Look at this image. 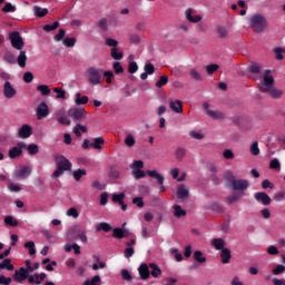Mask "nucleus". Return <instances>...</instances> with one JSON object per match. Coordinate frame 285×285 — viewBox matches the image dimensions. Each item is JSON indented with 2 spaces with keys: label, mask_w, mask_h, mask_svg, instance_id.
Instances as JSON below:
<instances>
[{
  "label": "nucleus",
  "mask_w": 285,
  "mask_h": 285,
  "mask_svg": "<svg viewBox=\"0 0 285 285\" xmlns=\"http://www.w3.org/2000/svg\"><path fill=\"white\" fill-rule=\"evenodd\" d=\"M273 275H282L285 273V266L282 264L276 265V267L272 271Z\"/></svg>",
  "instance_id": "nucleus-63"
},
{
  "label": "nucleus",
  "mask_w": 285,
  "mask_h": 285,
  "mask_svg": "<svg viewBox=\"0 0 285 285\" xmlns=\"http://www.w3.org/2000/svg\"><path fill=\"white\" fill-rule=\"evenodd\" d=\"M185 17L189 23H199L202 21V16H193V8H188L185 11Z\"/></svg>",
  "instance_id": "nucleus-15"
},
{
  "label": "nucleus",
  "mask_w": 285,
  "mask_h": 285,
  "mask_svg": "<svg viewBox=\"0 0 285 285\" xmlns=\"http://www.w3.org/2000/svg\"><path fill=\"white\" fill-rule=\"evenodd\" d=\"M147 175L151 177L153 179H157L160 187V193H164L166 190V187H164V177L161 174L157 173V170H147Z\"/></svg>",
  "instance_id": "nucleus-13"
},
{
  "label": "nucleus",
  "mask_w": 285,
  "mask_h": 285,
  "mask_svg": "<svg viewBox=\"0 0 285 285\" xmlns=\"http://www.w3.org/2000/svg\"><path fill=\"white\" fill-rule=\"evenodd\" d=\"M249 27L254 30L257 35L264 32L268 27V20L261 13H256L249 18Z\"/></svg>",
  "instance_id": "nucleus-2"
},
{
  "label": "nucleus",
  "mask_w": 285,
  "mask_h": 285,
  "mask_svg": "<svg viewBox=\"0 0 285 285\" xmlns=\"http://www.w3.org/2000/svg\"><path fill=\"white\" fill-rule=\"evenodd\" d=\"M265 92H268V95H271V97H273V99H279V97H282V95H283L282 90L274 88L273 86L269 87L268 89H266Z\"/></svg>",
  "instance_id": "nucleus-27"
},
{
  "label": "nucleus",
  "mask_w": 285,
  "mask_h": 285,
  "mask_svg": "<svg viewBox=\"0 0 285 285\" xmlns=\"http://www.w3.org/2000/svg\"><path fill=\"white\" fill-rule=\"evenodd\" d=\"M58 122L61 124V126H70L72 124L66 115L58 116Z\"/></svg>",
  "instance_id": "nucleus-53"
},
{
  "label": "nucleus",
  "mask_w": 285,
  "mask_h": 285,
  "mask_svg": "<svg viewBox=\"0 0 285 285\" xmlns=\"http://www.w3.org/2000/svg\"><path fill=\"white\" fill-rule=\"evenodd\" d=\"M23 81L24 83H32V81H35V75H32L31 71H26L23 73Z\"/></svg>",
  "instance_id": "nucleus-56"
},
{
  "label": "nucleus",
  "mask_w": 285,
  "mask_h": 285,
  "mask_svg": "<svg viewBox=\"0 0 285 285\" xmlns=\"http://www.w3.org/2000/svg\"><path fill=\"white\" fill-rule=\"evenodd\" d=\"M77 239H80L82 244H86L88 242V236H86V230L78 229V236H71V242H75Z\"/></svg>",
  "instance_id": "nucleus-28"
},
{
  "label": "nucleus",
  "mask_w": 285,
  "mask_h": 285,
  "mask_svg": "<svg viewBox=\"0 0 285 285\" xmlns=\"http://www.w3.org/2000/svg\"><path fill=\"white\" fill-rule=\"evenodd\" d=\"M75 104L76 106H86L88 104V96L81 97V94L77 92Z\"/></svg>",
  "instance_id": "nucleus-31"
},
{
  "label": "nucleus",
  "mask_w": 285,
  "mask_h": 285,
  "mask_svg": "<svg viewBox=\"0 0 285 285\" xmlns=\"http://www.w3.org/2000/svg\"><path fill=\"white\" fill-rule=\"evenodd\" d=\"M144 70L147 75H155V65L148 62L145 65Z\"/></svg>",
  "instance_id": "nucleus-60"
},
{
  "label": "nucleus",
  "mask_w": 285,
  "mask_h": 285,
  "mask_svg": "<svg viewBox=\"0 0 285 285\" xmlns=\"http://www.w3.org/2000/svg\"><path fill=\"white\" fill-rule=\"evenodd\" d=\"M88 81L91 86H100L104 81V69L97 67H89L86 71Z\"/></svg>",
  "instance_id": "nucleus-3"
},
{
  "label": "nucleus",
  "mask_w": 285,
  "mask_h": 285,
  "mask_svg": "<svg viewBox=\"0 0 285 285\" xmlns=\"http://www.w3.org/2000/svg\"><path fill=\"white\" fill-rule=\"evenodd\" d=\"M38 119H46L50 115V109H48V104L41 102L36 110Z\"/></svg>",
  "instance_id": "nucleus-10"
},
{
  "label": "nucleus",
  "mask_w": 285,
  "mask_h": 285,
  "mask_svg": "<svg viewBox=\"0 0 285 285\" xmlns=\"http://www.w3.org/2000/svg\"><path fill=\"white\" fill-rule=\"evenodd\" d=\"M0 271H14V265L10 258H6L0 263Z\"/></svg>",
  "instance_id": "nucleus-22"
},
{
  "label": "nucleus",
  "mask_w": 285,
  "mask_h": 285,
  "mask_svg": "<svg viewBox=\"0 0 285 285\" xmlns=\"http://www.w3.org/2000/svg\"><path fill=\"white\" fill-rule=\"evenodd\" d=\"M124 199H126V194L124 193L112 195V202L115 204H124Z\"/></svg>",
  "instance_id": "nucleus-44"
},
{
  "label": "nucleus",
  "mask_w": 285,
  "mask_h": 285,
  "mask_svg": "<svg viewBox=\"0 0 285 285\" xmlns=\"http://www.w3.org/2000/svg\"><path fill=\"white\" fill-rule=\"evenodd\" d=\"M149 268L151 269L149 272V275L154 276L155 278H157V277H159V275H161V268H159V265H157L155 263H150Z\"/></svg>",
  "instance_id": "nucleus-23"
},
{
  "label": "nucleus",
  "mask_w": 285,
  "mask_h": 285,
  "mask_svg": "<svg viewBox=\"0 0 285 285\" xmlns=\"http://www.w3.org/2000/svg\"><path fill=\"white\" fill-rule=\"evenodd\" d=\"M263 79H264V83L259 85V90H261V92H266V90L272 88L273 85L275 83V78H273V76H271V70L267 69V70H265V72L263 75Z\"/></svg>",
  "instance_id": "nucleus-5"
},
{
  "label": "nucleus",
  "mask_w": 285,
  "mask_h": 285,
  "mask_svg": "<svg viewBox=\"0 0 285 285\" xmlns=\"http://www.w3.org/2000/svg\"><path fill=\"white\" fill-rule=\"evenodd\" d=\"M174 215L175 217H186V210L183 209L179 205H174Z\"/></svg>",
  "instance_id": "nucleus-40"
},
{
  "label": "nucleus",
  "mask_w": 285,
  "mask_h": 285,
  "mask_svg": "<svg viewBox=\"0 0 285 285\" xmlns=\"http://www.w3.org/2000/svg\"><path fill=\"white\" fill-rule=\"evenodd\" d=\"M112 237L116 239H124V237H128V230L116 227L114 228Z\"/></svg>",
  "instance_id": "nucleus-20"
},
{
  "label": "nucleus",
  "mask_w": 285,
  "mask_h": 285,
  "mask_svg": "<svg viewBox=\"0 0 285 285\" xmlns=\"http://www.w3.org/2000/svg\"><path fill=\"white\" fill-rule=\"evenodd\" d=\"M56 170L52 173L51 177L57 179V177H61L66 171L72 170V163L68 160L63 155H56Z\"/></svg>",
  "instance_id": "nucleus-1"
},
{
  "label": "nucleus",
  "mask_w": 285,
  "mask_h": 285,
  "mask_svg": "<svg viewBox=\"0 0 285 285\" xmlns=\"http://www.w3.org/2000/svg\"><path fill=\"white\" fill-rule=\"evenodd\" d=\"M132 175L135 179H144V177H146V171L141 169H132Z\"/></svg>",
  "instance_id": "nucleus-57"
},
{
  "label": "nucleus",
  "mask_w": 285,
  "mask_h": 285,
  "mask_svg": "<svg viewBox=\"0 0 285 285\" xmlns=\"http://www.w3.org/2000/svg\"><path fill=\"white\" fill-rule=\"evenodd\" d=\"M250 153L254 155V157H257L259 155V142L254 141L250 146Z\"/></svg>",
  "instance_id": "nucleus-59"
},
{
  "label": "nucleus",
  "mask_w": 285,
  "mask_h": 285,
  "mask_svg": "<svg viewBox=\"0 0 285 285\" xmlns=\"http://www.w3.org/2000/svg\"><path fill=\"white\" fill-rule=\"evenodd\" d=\"M28 150V155H37V153H39V146L37 144H30L27 147Z\"/></svg>",
  "instance_id": "nucleus-55"
},
{
  "label": "nucleus",
  "mask_w": 285,
  "mask_h": 285,
  "mask_svg": "<svg viewBox=\"0 0 285 285\" xmlns=\"http://www.w3.org/2000/svg\"><path fill=\"white\" fill-rule=\"evenodd\" d=\"M26 61H28V56L26 55V51L21 49L18 58L16 59V63H18L20 68H26Z\"/></svg>",
  "instance_id": "nucleus-18"
},
{
  "label": "nucleus",
  "mask_w": 285,
  "mask_h": 285,
  "mask_svg": "<svg viewBox=\"0 0 285 285\" xmlns=\"http://www.w3.org/2000/svg\"><path fill=\"white\" fill-rule=\"evenodd\" d=\"M52 91L57 94L56 99H66V90L61 87H55Z\"/></svg>",
  "instance_id": "nucleus-46"
},
{
  "label": "nucleus",
  "mask_w": 285,
  "mask_h": 285,
  "mask_svg": "<svg viewBox=\"0 0 285 285\" xmlns=\"http://www.w3.org/2000/svg\"><path fill=\"white\" fill-rule=\"evenodd\" d=\"M217 70H219V65L217 63H212L206 66L207 75H215Z\"/></svg>",
  "instance_id": "nucleus-51"
},
{
  "label": "nucleus",
  "mask_w": 285,
  "mask_h": 285,
  "mask_svg": "<svg viewBox=\"0 0 285 285\" xmlns=\"http://www.w3.org/2000/svg\"><path fill=\"white\" fill-rule=\"evenodd\" d=\"M76 181H81V178L87 175L86 169H78L72 173Z\"/></svg>",
  "instance_id": "nucleus-41"
},
{
  "label": "nucleus",
  "mask_w": 285,
  "mask_h": 285,
  "mask_svg": "<svg viewBox=\"0 0 285 285\" xmlns=\"http://www.w3.org/2000/svg\"><path fill=\"white\" fill-rule=\"evenodd\" d=\"M57 28H59V21H55L52 24H45L42 30H45V32H52V30H57Z\"/></svg>",
  "instance_id": "nucleus-49"
},
{
  "label": "nucleus",
  "mask_w": 285,
  "mask_h": 285,
  "mask_svg": "<svg viewBox=\"0 0 285 285\" xmlns=\"http://www.w3.org/2000/svg\"><path fill=\"white\" fill-rule=\"evenodd\" d=\"M24 248H28L29 255H37V249L35 248V242L29 240L24 243Z\"/></svg>",
  "instance_id": "nucleus-48"
},
{
  "label": "nucleus",
  "mask_w": 285,
  "mask_h": 285,
  "mask_svg": "<svg viewBox=\"0 0 285 285\" xmlns=\"http://www.w3.org/2000/svg\"><path fill=\"white\" fill-rule=\"evenodd\" d=\"M275 52V59H277V61H282L284 59V49L282 47H276L274 49Z\"/></svg>",
  "instance_id": "nucleus-50"
},
{
  "label": "nucleus",
  "mask_w": 285,
  "mask_h": 285,
  "mask_svg": "<svg viewBox=\"0 0 285 285\" xmlns=\"http://www.w3.org/2000/svg\"><path fill=\"white\" fill-rule=\"evenodd\" d=\"M169 108L173 110V112H176L178 115H181V112H184V105L181 100L169 101Z\"/></svg>",
  "instance_id": "nucleus-14"
},
{
  "label": "nucleus",
  "mask_w": 285,
  "mask_h": 285,
  "mask_svg": "<svg viewBox=\"0 0 285 285\" xmlns=\"http://www.w3.org/2000/svg\"><path fill=\"white\" fill-rule=\"evenodd\" d=\"M3 95L6 99H13V97L17 96V89H14V87H12V83L8 80L3 85Z\"/></svg>",
  "instance_id": "nucleus-9"
},
{
  "label": "nucleus",
  "mask_w": 285,
  "mask_h": 285,
  "mask_svg": "<svg viewBox=\"0 0 285 285\" xmlns=\"http://www.w3.org/2000/svg\"><path fill=\"white\" fill-rule=\"evenodd\" d=\"M33 13H35V17L43 18V17H46V14H48V9H46V8L43 9L39 6H35Z\"/></svg>",
  "instance_id": "nucleus-30"
},
{
  "label": "nucleus",
  "mask_w": 285,
  "mask_h": 285,
  "mask_svg": "<svg viewBox=\"0 0 285 285\" xmlns=\"http://www.w3.org/2000/svg\"><path fill=\"white\" fill-rule=\"evenodd\" d=\"M96 230L97 233H100V230H102L104 233H110V230H112V226H110V224L106 222H102L96 226Z\"/></svg>",
  "instance_id": "nucleus-25"
},
{
  "label": "nucleus",
  "mask_w": 285,
  "mask_h": 285,
  "mask_svg": "<svg viewBox=\"0 0 285 285\" xmlns=\"http://www.w3.org/2000/svg\"><path fill=\"white\" fill-rule=\"evenodd\" d=\"M168 85V76H160L159 80L156 82V88H164Z\"/></svg>",
  "instance_id": "nucleus-54"
},
{
  "label": "nucleus",
  "mask_w": 285,
  "mask_h": 285,
  "mask_svg": "<svg viewBox=\"0 0 285 285\" xmlns=\"http://www.w3.org/2000/svg\"><path fill=\"white\" fill-rule=\"evenodd\" d=\"M32 136V127L30 125H22L18 130V137L20 139H28Z\"/></svg>",
  "instance_id": "nucleus-12"
},
{
  "label": "nucleus",
  "mask_w": 285,
  "mask_h": 285,
  "mask_svg": "<svg viewBox=\"0 0 285 285\" xmlns=\"http://www.w3.org/2000/svg\"><path fill=\"white\" fill-rule=\"evenodd\" d=\"M254 197L256 202H259L261 204H263V206H271V202H273V199H271V196H268V194L264 191L256 193Z\"/></svg>",
  "instance_id": "nucleus-11"
},
{
  "label": "nucleus",
  "mask_w": 285,
  "mask_h": 285,
  "mask_svg": "<svg viewBox=\"0 0 285 285\" xmlns=\"http://www.w3.org/2000/svg\"><path fill=\"white\" fill-rule=\"evenodd\" d=\"M21 155H23V150H21V148L13 147L9 150L10 159H17V157H21Z\"/></svg>",
  "instance_id": "nucleus-29"
},
{
  "label": "nucleus",
  "mask_w": 285,
  "mask_h": 285,
  "mask_svg": "<svg viewBox=\"0 0 285 285\" xmlns=\"http://www.w3.org/2000/svg\"><path fill=\"white\" fill-rule=\"evenodd\" d=\"M212 246H214V248L216 250H224V246H226V242L223 238H214L212 240Z\"/></svg>",
  "instance_id": "nucleus-21"
},
{
  "label": "nucleus",
  "mask_w": 285,
  "mask_h": 285,
  "mask_svg": "<svg viewBox=\"0 0 285 285\" xmlns=\"http://www.w3.org/2000/svg\"><path fill=\"white\" fill-rule=\"evenodd\" d=\"M250 186V183L246 179H236L233 180L230 184L232 190H239L240 193H244V190H248V187Z\"/></svg>",
  "instance_id": "nucleus-7"
},
{
  "label": "nucleus",
  "mask_w": 285,
  "mask_h": 285,
  "mask_svg": "<svg viewBox=\"0 0 285 285\" xmlns=\"http://www.w3.org/2000/svg\"><path fill=\"white\" fill-rule=\"evenodd\" d=\"M130 168H132V170H141V168H144V161L134 160V163L130 165Z\"/></svg>",
  "instance_id": "nucleus-61"
},
{
  "label": "nucleus",
  "mask_w": 285,
  "mask_h": 285,
  "mask_svg": "<svg viewBox=\"0 0 285 285\" xmlns=\"http://www.w3.org/2000/svg\"><path fill=\"white\" fill-rule=\"evenodd\" d=\"M32 173V168L29 166L22 167L16 171L17 179H26V177L30 176Z\"/></svg>",
  "instance_id": "nucleus-16"
},
{
  "label": "nucleus",
  "mask_w": 285,
  "mask_h": 285,
  "mask_svg": "<svg viewBox=\"0 0 285 285\" xmlns=\"http://www.w3.org/2000/svg\"><path fill=\"white\" fill-rule=\"evenodd\" d=\"M106 144V140L104 137L94 138V141L90 144L91 148H95V150H101V146Z\"/></svg>",
  "instance_id": "nucleus-24"
},
{
  "label": "nucleus",
  "mask_w": 285,
  "mask_h": 285,
  "mask_svg": "<svg viewBox=\"0 0 285 285\" xmlns=\"http://www.w3.org/2000/svg\"><path fill=\"white\" fill-rule=\"evenodd\" d=\"M188 195H190L188 189H186V187L184 185H180L177 189L178 199H186L188 197Z\"/></svg>",
  "instance_id": "nucleus-26"
},
{
  "label": "nucleus",
  "mask_w": 285,
  "mask_h": 285,
  "mask_svg": "<svg viewBox=\"0 0 285 285\" xmlns=\"http://www.w3.org/2000/svg\"><path fill=\"white\" fill-rule=\"evenodd\" d=\"M27 279L29 284L41 285V281H39V273H36L33 275L28 274Z\"/></svg>",
  "instance_id": "nucleus-38"
},
{
  "label": "nucleus",
  "mask_w": 285,
  "mask_h": 285,
  "mask_svg": "<svg viewBox=\"0 0 285 285\" xmlns=\"http://www.w3.org/2000/svg\"><path fill=\"white\" fill-rule=\"evenodd\" d=\"M3 61H7V63L14 65V63H17V58L13 56L12 52H7L3 56Z\"/></svg>",
  "instance_id": "nucleus-47"
},
{
  "label": "nucleus",
  "mask_w": 285,
  "mask_h": 285,
  "mask_svg": "<svg viewBox=\"0 0 285 285\" xmlns=\"http://www.w3.org/2000/svg\"><path fill=\"white\" fill-rule=\"evenodd\" d=\"M140 279H148L150 277V269L147 264H141L138 268Z\"/></svg>",
  "instance_id": "nucleus-17"
},
{
  "label": "nucleus",
  "mask_w": 285,
  "mask_h": 285,
  "mask_svg": "<svg viewBox=\"0 0 285 285\" xmlns=\"http://www.w3.org/2000/svg\"><path fill=\"white\" fill-rule=\"evenodd\" d=\"M135 137H132V135H127L126 138H125V144L126 146H128L129 148H132V146H135Z\"/></svg>",
  "instance_id": "nucleus-58"
},
{
  "label": "nucleus",
  "mask_w": 285,
  "mask_h": 285,
  "mask_svg": "<svg viewBox=\"0 0 285 285\" xmlns=\"http://www.w3.org/2000/svg\"><path fill=\"white\" fill-rule=\"evenodd\" d=\"M194 259L195 262H198V264H206V256H204L202 250L194 252Z\"/></svg>",
  "instance_id": "nucleus-33"
},
{
  "label": "nucleus",
  "mask_w": 285,
  "mask_h": 285,
  "mask_svg": "<svg viewBox=\"0 0 285 285\" xmlns=\"http://www.w3.org/2000/svg\"><path fill=\"white\" fill-rule=\"evenodd\" d=\"M111 57L116 61H121V59H124V53L119 52L117 48H111Z\"/></svg>",
  "instance_id": "nucleus-45"
},
{
  "label": "nucleus",
  "mask_w": 285,
  "mask_h": 285,
  "mask_svg": "<svg viewBox=\"0 0 285 285\" xmlns=\"http://www.w3.org/2000/svg\"><path fill=\"white\" fill-rule=\"evenodd\" d=\"M76 43H77V38H65L62 40V45L66 46V48H75Z\"/></svg>",
  "instance_id": "nucleus-43"
},
{
  "label": "nucleus",
  "mask_w": 285,
  "mask_h": 285,
  "mask_svg": "<svg viewBox=\"0 0 285 285\" xmlns=\"http://www.w3.org/2000/svg\"><path fill=\"white\" fill-rule=\"evenodd\" d=\"M216 31L219 39H226V37H228V29H226V27L218 26Z\"/></svg>",
  "instance_id": "nucleus-39"
},
{
  "label": "nucleus",
  "mask_w": 285,
  "mask_h": 285,
  "mask_svg": "<svg viewBox=\"0 0 285 285\" xmlns=\"http://www.w3.org/2000/svg\"><path fill=\"white\" fill-rule=\"evenodd\" d=\"M4 224L6 226H11L12 228L19 226V220L18 219H14L13 216H7L4 218Z\"/></svg>",
  "instance_id": "nucleus-36"
},
{
  "label": "nucleus",
  "mask_w": 285,
  "mask_h": 285,
  "mask_svg": "<svg viewBox=\"0 0 285 285\" xmlns=\"http://www.w3.org/2000/svg\"><path fill=\"white\" fill-rule=\"evenodd\" d=\"M37 90L42 97H48V95H50V87L48 85H38Z\"/></svg>",
  "instance_id": "nucleus-34"
},
{
  "label": "nucleus",
  "mask_w": 285,
  "mask_h": 285,
  "mask_svg": "<svg viewBox=\"0 0 285 285\" xmlns=\"http://www.w3.org/2000/svg\"><path fill=\"white\" fill-rule=\"evenodd\" d=\"M242 197H244V193L242 194H232L227 197V204H235V202H239V199H242Z\"/></svg>",
  "instance_id": "nucleus-37"
},
{
  "label": "nucleus",
  "mask_w": 285,
  "mask_h": 285,
  "mask_svg": "<svg viewBox=\"0 0 285 285\" xmlns=\"http://www.w3.org/2000/svg\"><path fill=\"white\" fill-rule=\"evenodd\" d=\"M81 132H88V128L81 124H77L75 127H73V134L77 136V137H81Z\"/></svg>",
  "instance_id": "nucleus-32"
},
{
  "label": "nucleus",
  "mask_w": 285,
  "mask_h": 285,
  "mask_svg": "<svg viewBox=\"0 0 285 285\" xmlns=\"http://www.w3.org/2000/svg\"><path fill=\"white\" fill-rule=\"evenodd\" d=\"M175 155H176V159L178 161H181L184 157H186V148L178 147L175 151Z\"/></svg>",
  "instance_id": "nucleus-42"
},
{
  "label": "nucleus",
  "mask_w": 285,
  "mask_h": 285,
  "mask_svg": "<svg viewBox=\"0 0 285 285\" xmlns=\"http://www.w3.org/2000/svg\"><path fill=\"white\" fill-rule=\"evenodd\" d=\"M100 282H101V276L96 275V276L92 277L91 281H88V279L82 283V285H99Z\"/></svg>",
  "instance_id": "nucleus-52"
},
{
  "label": "nucleus",
  "mask_w": 285,
  "mask_h": 285,
  "mask_svg": "<svg viewBox=\"0 0 285 285\" xmlns=\"http://www.w3.org/2000/svg\"><path fill=\"white\" fill-rule=\"evenodd\" d=\"M88 112L83 108H70L68 110V116L71 117L75 121H81V119H86Z\"/></svg>",
  "instance_id": "nucleus-6"
},
{
  "label": "nucleus",
  "mask_w": 285,
  "mask_h": 285,
  "mask_svg": "<svg viewBox=\"0 0 285 285\" xmlns=\"http://www.w3.org/2000/svg\"><path fill=\"white\" fill-rule=\"evenodd\" d=\"M232 257L233 256L230 255V249H228V247L220 250L222 264H230Z\"/></svg>",
  "instance_id": "nucleus-19"
},
{
  "label": "nucleus",
  "mask_w": 285,
  "mask_h": 285,
  "mask_svg": "<svg viewBox=\"0 0 285 285\" xmlns=\"http://www.w3.org/2000/svg\"><path fill=\"white\" fill-rule=\"evenodd\" d=\"M207 115L212 117V119H224V117H226L224 112L217 110H207Z\"/></svg>",
  "instance_id": "nucleus-35"
},
{
  "label": "nucleus",
  "mask_w": 285,
  "mask_h": 285,
  "mask_svg": "<svg viewBox=\"0 0 285 285\" xmlns=\"http://www.w3.org/2000/svg\"><path fill=\"white\" fill-rule=\"evenodd\" d=\"M9 41L14 50H23L26 42L23 41V37L19 31L9 32Z\"/></svg>",
  "instance_id": "nucleus-4"
},
{
  "label": "nucleus",
  "mask_w": 285,
  "mask_h": 285,
  "mask_svg": "<svg viewBox=\"0 0 285 285\" xmlns=\"http://www.w3.org/2000/svg\"><path fill=\"white\" fill-rule=\"evenodd\" d=\"M2 12H17V7L12 6L10 2H7L2 8Z\"/></svg>",
  "instance_id": "nucleus-62"
},
{
  "label": "nucleus",
  "mask_w": 285,
  "mask_h": 285,
  "mask_svg": "<svg viewBox=\"0 0 285 285\" xmlns=\"http://www.w3.org/2000/svg\"><path fill=\"white\" fill-rule=\"evenodd\" d=\"M66 37V30L59 29L58 33L53 37L55 41H63Z\"/></svg>",
  "instance_id": "nucleus-64"
},
{
  "label": "nucleus",
  "mask_w": 285,
  "mask_h": 285,
  "mask_svg": "<svg viewBox=\"0 0 285 285\" xmlns=\"http://www.w3.org/2000/svg\"><path fill=\"white\" fill-rule=\"evenodd\" d=\"M13 282H17V284H23L26 279H28V272H26V267H20L19 269H16L12 275Z\"/></svg>",
  "instance_id": "nucleus-8"
}]
</instances>
